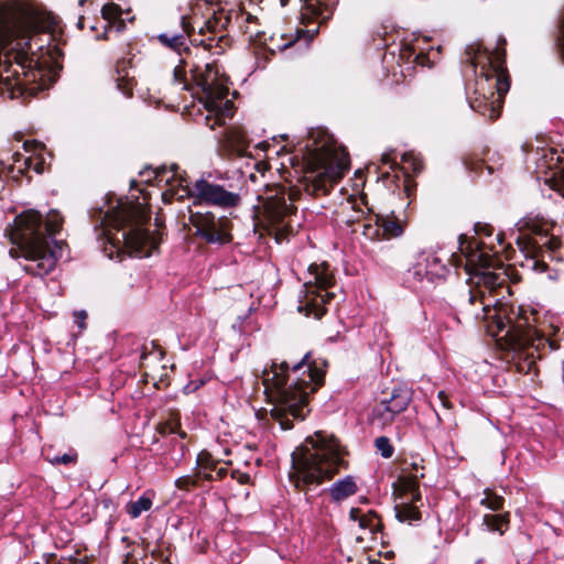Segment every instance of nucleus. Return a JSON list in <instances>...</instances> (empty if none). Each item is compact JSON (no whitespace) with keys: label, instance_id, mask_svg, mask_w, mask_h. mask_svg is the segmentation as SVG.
I'll return each instance as SVG.
<instances>
[{"label":"nucleus","instance_id":"a878e982","mask_svg":"<svg viewBox=\"0 0 564 564\" xmlns=\"http://www.w3.org/2000/svg\"><path fill=\"white\" fill-rule=\"evenodd\" d=\"M484 524L491 531H498L503 534L509 525V512L503 514H485Z\"/></svg>","mask_w":564,"mask_h":564},{"label":"nucleus","instance_id":"412c9836","mask_svg":"<svg viewBox=\"0 0 564 564\" xmlns=\"http://www.w3.org/2000/svg\"><path fill=\"white\" fill-rule=\"evenodd\" d=\"M130 59L121 58L116 64V77L117 88L126 96L131 97L134 87V77L129 76L128 66Z\"/></svg>","mask_w":564,"mask_h":564},{"label":"nucleus","instance_id":"6ab92c4d","mask_svg":"<svg viewBox=\"0 0 564 564\" xmlns=\"http://www.w3.org/2000/svg\"><path fill=\"white\" fill-rule=\"evenodd\" d=\"M362 226L364 235L370 239L378 237L380 230L382 231V236L388 239L398 237L403 232L402 225L399 220L378 215L375 216V225L368 223Z\"/></svg>","mask_w":564,"mask_h":564},{"label":"nucleus","instance_id":"7ed1b4c3","mask_svg":"<svg viewBox=\"0 0 564 564\" xmlns=\"http://www.w3.org/2000/svg\"><path fill=\"white\" fill-rule=\"evenodd\" d=\"M63 221L57 210H51L43 223L41 214L30 209L17 216L13 224L6 229L10 241L17 246L9 253L14 259L23 257L28 261L23 267L25 272L44 276L54 270L66 242L54 240L52 248L48 238L61 230Z\"/></svg>","mask_w":564,"mask_h":564},{"label":"nucleus","instance_id":"a18cd8bd","mask_svg":"<svg viewBox=\"0 0 564 564\" xmlns=\"http://www.w3.org/2000/svg\"><path fill=\"white\" fill-rule=\"evenodd\" d=\"M39 147H40V144L37 142H30V141L24 142V149L28 152H35Z\"/></svg>","mask_w":564,"mask_h":564},{"label":"nucleus","instance_id":"6e6d98bb","mask_svg":"<svg viewBox=\"0 0 564 564\" xmlns=\"http://www.w3.org/2000/svg\"><path fill=\"white\" fill-rule=\"evenodd\" d=\"M486 169L488 170L489 174L491 173V169L490 166H486Z\"/></svg>","mask_w":564,"mask_h":564},{"label":"nucleus","instance_id":"9b49d317","mask_svg":"<svg viewBox=\"0 0 564 564\" xmlns=\"http://www.w3.org/2000/svg\"><path fill=\"white\" fill-rule=\"evenodd\" d=\"M459 251L466 258L469 265L476 267L475 273L476 289L490 294L499 289L506 288V279L502 274L490 272L487 269L494 265V258L490 252L498 253L494 250V245H487L482 240L469 239L466 236H459Z\"/></svg>","mask_w":564,"mask_h":564},{"label":"nucleus","instance_id":"603ef678","mask_svg":"<svg viewBox=\"0 0 564 564\" xmlns=\"http://www.w3.org/2000/svg\"><path fill=\"white\" fill-rule=\"evenodd\" d=\"M31 163H32V159H31V158H26V159L24 160V164H25V167H26V169H29V166L31 165Z\"/></svg>","mask_w":564,"mask_h":564},{"label":"nucleus","instance_id":"8fccbe9b","mask_svg":"<svg viewBox=\"0 0 564 564\" xmlns=\"http://www.w3.org/2000/svg\"><path fill=\"white\" fill-rule=\"evenodd\" d=\"M422 163L420 161H415L413 164L414 172H420L422 170Z\"/></svg>","mask_w":564,"mask_h":564},{"label":"nucleus","instance_id":"39448f33","mask_svg":"<svg viewBox=\"0 0 564 564\" xmlns=\"http://www.w3.org/2000/svg\"><path fill=\"white\" fill-rule=\"evenodd\" d=\"M505 45L506 39L499 37L498 47L494 52L480 45L466 48L467 61L478 76L475 90L478 96L470 100V107L490 120L499 118L503 97L510 88Z\"/></svg>","mask_w":564,"mask_h":564},{"label":"nucleus","instance_id":"20e7f679","mask_svg":"<svg viewBox=\"0 0 564 564\" xmlns=\"http://www.w3.org/2000/svg\"><path fill=\"white\" fill-rule=\"evenodd\" d=\"M290 368L288 361L273 362L271 369L262 373L264 392L273 405L270 414L284 431L293 427L294 420L305 419L308 413V395L323 384L325 376L322 369L308 365V380L296 379L288 384Z\"/></svg>","mask_w":564,"mask_h":564},{"label":"nucleus","instance_id":"3c124183","mask_svg":"<svg viewBox=\"0 0 564 564\" xmlns=\"http://www.w3.org/2000/svg\"><path fill=\"white\" fill-rule=\"evenodd\" d=\"M496 240L497 242L501 246L503 243V235L501 232H499L497 236H496Z\"/></svg>","mask_w":564,"mask_h":564},{"label":"nucleus","instance_id":"aec40b11","mask_svg":"<svg viewBox=\"0 0 564 564\" xmlns=\"http://www.w3.org/2000/svg\"><path fill=\"white\" fill-rule=\"evenodd\" d=\"M424 474H403L399 476L394 482V492L401 500H421L419 490V479L423 478Z\"/></svg>","mask_w":564,"mask_h":564},{"label":"nucleus","instance_id":"2f4dec72","mask_svg":"<svg viewBox=\"0 0 564 564\" xmlns=\"http://www.w3.org/2000/svg\"><path fill=\"white\" fill-rule=\"evenodd\" d=\"M185 61H181V64L175 66L173 70V82L177 85H182V89L189 90V84L186 80Z\"/></svg>","mask_w":564,"mask_h":564},{"label":"nucleus","instance_id":"6e6552de","mask_svg":"<svg viewBox=\"0 0 564 564\" xmlns=\"http://www.w3.org/2000/svg\"><path fill=\"white\" fill-rule=\"evenodd\" d=\"M305 149L307 171L301 186L311 196H325L348 171V153L333 137L321 132L312 135Z\"/></svg>","mask_w":564,"mask_h":564},{"label":"nucleus","instance_id":"5fc2aeb1","mask_svg":"<svg viewBox=\"0 0 564 564\" xmlns=\"http://www.w3.org/2000/svg\"><path fill=\"white\" fill-rule=\"evenodd\" d=\"M245 32H246V33L250 32V34H251V35H253V34H256V35H257V34L259 33L258 31H254V32L250 31V30H249V26H247V28H246Z\"/></svg>","mask_w":564,"mask_h":564},{"label":"nucleus","instance_id":"f8f14e48","mask_svg":"<svg viewBox=\"0 0 564 564\" xmlns=\"http://www.w3.org/2000/svg\"><path fill=\"white\" fill-rule=\"evenodd\" d=\"M312 280L304 283L301 292L297 311L306 316L321 318L326 313V304L334 299L328 289L334 285L335 279L327 263H313L308 267Z\"/></svg>","mask_w":564,"mask_h":564},{"label":"nucleus","instance_id":"c9c22d12","mask_svg":"<svg viewBox=\"0 0 564 564\" xmlns=\"http://www.w3.org/2000/svg\"><path fill=\"white\" fill-rule=\"evenodd\" d=\"M196 465L202 468L214 469L216 467V462L208 452L203 451L197 456Z\"/></svg>","mask_w":564,"mask_h":564},{"label":"nucleus","instance_id":"f3484780","mask_svg":"<svg viewBox=\"0 0 564 564\" xmlns=\"http://www.w3.org/2000/svg\"><path fill=\"white\" fill-rule=\"evenodd\" d=\"M249 140L242 128L230 127L219 140V155L224 159L249 156Z\"/></svg>","mask_w":564,"mask_h":564},{"label":"nucleus","instance_id":"09e8293b","mask_svg":"<svg viewBox=\"0 0 564 564\" xmlns=\"http://www.w3.org/2000/svg\"><path fill=\"white\" fill-rule=\"evenodd\" d=\"M411 466H412V469H413L412 474H424L422 471L423 470V466H420L417 463H412Z\"/></svg>","mask_w":564,"mask_h":564},{"label":"nucleus","instance_id":"a211bd4d","mask_svg":"<svg viewBox=\"0 0 564 564\" xmlns=\"http://www.w3.org/2000/svg\"><path fill=\"white\" fill-rule=\"evenodd\" d=\"M550 225L547 223L540 224L533 221L531 225L532 238L525 242L520 237L517 238V243L523 252H529V245L532 249L545 247L551 251H555L561 246V239L554 235L549 234Z\"/></svg>","mask_w":564,"mask_h":564},{"label":"nucleus","instance_id":"864d4df0","mask_svg":"<svg viewBox=\"0 0 564 564\" xmlns=\"http://www.w3.org/2000/svg\"><path fill=\"white\" fill-rule=\"evenodd\" d=\"M226 473H227V470H226L225 468H220V469L218 470V475H219V477L225 476V475H226Z\"/></svg>","mask_w":564,"mask_h":564},{"label":"nucleus","instance_id":"5701e85b","mask_svg":"<svg viewBox=\"0 0 564 564\" xmlns=\"http://www.w3.org/2000/svg\"><path fill=\"white\" fill-rule=\"evenodd\" d=\"M305 6L302 8L303 22L306 19H314L321 23L329 19L332 10L328 9V2H304Z\"/></svg>","mask_w":564,"mask_h":564},{"label":"nucleus","instance_id":"f257e3e1","mask_svg":"<svg viewBox=\"0 0 564 564\" xmlns=\"http://www.w3.org/2000/svg\"><path fill=\"white\" fill-rule=\"evenodd\" d=\"M494 302L484 291L469 289L458 303V314L465 321H488V327L496 328L492 335L506 339L517 371L531 372L546 346L555 349L553 325L540 321L534 311Z\"/></svg>","mask_w":564,"mask_h":564},{"label":"nucleus","instance_id":"c756f323","mask_svg":"<svg viewBox=\"0 0 564 564\" xmlns=\"http://www.w3.org/2000/svg\"><path fill=\"white\" fill-rule=\"evenodd\" d=\"M152 507V500L145 496L140 497L137 501L130 502L127 506V512L131 518L135 519L141 516L143 511L150 510Z\"/></svg>","mask_w":564,"mask_h":564},{"label":"nucleus","instance_id":"473e14b6","mask_svg":"<svg viewBox=\"0 0 564 564\" xmlns=\"http://www.w3.org/2000/svg\"><path fill=\"white\" fill-rule=\"evenodd\" d=\"M377 451L384 458H390L393 455L394 448L387 436H379L375 441Z\"/></svg>","mask_w":564,"mask_h":564},{"label":"nucleus","instance_id":"9d476101","mask_svg":"<svg viewBox=\"0 0 564 564\" xmlns=\"http://www.w3.org/2000/svg\"><path fill=\"white\" fill-rule=\"evenodd\" d=\"M183 182H185V180L180 181L177 188L172 186L170 189L163 192L162 199L165 204H170L174 199L183 200L189 197L193 199L192 207L207 205L230 209L238 207L241 203L239 193L229 191L215 182L205 178L196 180L192 185H183Z\"/></svg>","mask_w":564,"mask_h":564},{"label":"nucleus","instance_id":"423d86ee","mask_svg":"<svg viewBox=\"0 0 564 564\" xmlns=\"http://www.w3.org/2000/svg\"><path fill=\"white\" fill-rule=\"evenodd\" d=\"M93 218L99 223L102 235L112 246L123 248L132 256L150 257L159 248L160 239L142 228L149 216L139 204L117 200L106 212L96 210Z\"/></svg>","mask_w":564,"mask_h":564},{"label":"nucleus","instance_id":"c03bdc74","mask_svg":"<svg viewBox=\"0 0 564 564\" xmlns=\"http://www.w3.org/2000/svg\"><path fill=\"white\" fill-rule=\"evenodd\" d=\"M438 400L441 401L442 405L445 408V409H451L452 408V404L448 400V397L446 395V393L444 391H440L438 392Z\"/></svg>","mask_w":564,"mask_h":564},{"label":"nucleus","instance_id":"4be33fe9","mask_svg":"<svg viewBox=\"0 0 564 564\" xmlns=\"http://www.w3.org/2000/svg\"><path fill=\"white\" fill-rule=\"evenodd\" d=\"M358 490L357 484L351 476L337 480L328 488V492L335 502H340L355 495Z\"/></svg>","mask_w":564,"mask_h":564},{"label":"nucleus","instance_id":"49530a36","mask_svg":"<svg viewBox=\"0 0 564 564\" xmlns=\"http://www.w3.org/2000/svg\"><path fill=\"white\" fill-rule=\"evenodd\" d=\"M360 510L358 508H351L349 512V518L354 521H358L360 519Z\"/></svg>","mask_w":564,"mask_h":564},{"label":"nucleus","instance_id":"f03ea898","mask_svg":"<svg viewBox=\"0 0 564 564\" xmlns=\"http://www.w3.org/2000/svg\"><path fill=\"white\" fill-rule=\"evenodd\" d=\"M0 6V95L15 98L23 93L24 82L12 62L23 70L30 69L31 35L43 28L42 12L30 2H1Z\"/></svg>","mask_w":564,"mask_h":564},{"label":"nucleus","instance_id":"b1692460","mask_svg":"<svg viewBox=\"0 0 564 564\" xmlns=\"http://www.w3.org/2000/svg\"><path fill=\"white\" fill-rule=\"evenodd\" d=\"M419 500H401L400 503L395 506L397 518L401 522H408L411 524L414 521H419L421 519V511L416 506Z\"/></svg>","mask_w":564,"mask_h":564},{"label":"nucleus","instance_id":"58836bf2","mask_svg":"<svg viewBox=\"0 0 564 564\" xmlns=\"http://www.w3.org/2000/svg\"><path fill=\"white\" fill-rule=\"evenodd\" d=\"M213 470L214 469L202 468L200 466H196V470H195L194 475H195V477H197L198 482L200 480L210 481L213 479V475H212Z\"/></svg>","mask_w":564,"mask_h":564},{"label":"nucleus","instance_id":"f704fd0d","mask_svg":"<svg viewBox=\"0 0 564 564\" xmlns=\"http://www.w3.org/2000/svg\"><path fill=\"white\" fill-rule=\"evenodd\" d=\"M199 484L195 475H186L175 480V486L181 490L188 491L191 488L197 487Z\"/></svg>","mask_w":564,"mask_h":564},{"label":"nucleus","instance_id":"4468645a","mask_svg":"<svg viewBox=\"0 0 564 564\" xmlns=\"http://www.w3.org/2000/svg\"><path fill=\"white\" fill-rule=\"evenodd\" d=\"M191 72L193 80L204 95L205 107L209 111H217L229 93L228 77L215 62L206 63L203 70L195 66Z\"/></svg>","mask_w":564,"mask_h":564},{"label":"nucleus","instance_id":"c85d7f7f","mask_svg":"<svg viewBox=\"0 0 564 564\" xmlns=\"http://www.w3.org/2000/svg\"><path fill=\"white\" fill-rule=\"evenodd\" d=\"M153 177L158 182L171 183L172 178L178 177V166L173 164L170 169L166 166H160L154 170H151Z\"/></svg>","mask_w":564,"mask_h":564},{"label":"nucleus","instance_id":"a19ab883","mask_svg":"<svg viewBox=\"0 0 564 564\" xmlns=\"http://www.w3.org/2000/svg\"><path fill=\"white\" fill-rule=\"evenodd\" d=\"M75 323L78 324L79 328H85V319L87 318V313L85 311H78L74 313Z\"/></svg>","mask_w":564,"mask_h":564},{"label":"nucleus","instance_id":"1a4fd4ad","mask_svg":"<svg viewBox=\"0 0 564 564\" xmlns=\"http://www.w3.org/2000/svg\"><path fill=\"white\" fill-rule=\"evenodd\" d=\"M231 15L225 14L224 12L216 13L213 11V19H208L204 21L203 24L199 23L197 18H192L189 15L181 17V30L182 32H164L156 36L158 41L161 45L166 48H170L178 54L182 51H187V46L185 44L186 35L191 37V42L195 45L203 46L205 51L216 50V54H221L225 50V46L228 45V39L224 35H219L218 37L208 35L207 37L198 39V36H204V26L208 30L210 34L215 33L217 30L226 29L231 23Z\"/></svg>","mask_w":564,"mask_h":564},{"label":"nucleus","instance_id":"ddd939ff","mask_svg":"<svg viewBox=\"0 0 564 564\" xmlns=\"http://www.w3.org/2000/svg\"><path fill=\"white\" fill-rule=\"evenodd\" d=\"M300 189L283 184L268 185L259 199L262 200L264 218L272 225L286 227L289 218L295 213L294 202Z\"/></svg>","mask_w":564,"mask_h":564},{"label":"nucleus","instance_id":"e433bc0d","mask_svg":"<svg viewBox=\"0 0 564 564\" xmlns=\"http://www.w3.org/2000/svg\"><path fill=\"white\" fill-rule=\"evenodd\" d=\"M76 454H64L62 456L47 457V460L52 464H70L76 460Z\"/></svg>","mask_w":564,"mask_h":564},{"label":"nucleus","instance_id":"4c0bfd02","mask_svg":"<svg viewBox=\"0 0 564 564\" xmlns=\"http://www.w3.org/2000/svg\"><path fill=\"white\" fill-rule=\"evenodd\" d=\"M475 232L478 236H484V237L490 238L492 236L494 228L489 224L477 223L475 225Z\"/></svg>","mask_w":564,"mask_h":564},{"label":"nucleus","instance_id":"ea45409f","mask_svg":"<svg viewBox=\"0 0 564 564\" xmlns=\"http://www.w3.org/2000/svg\"><path fill=\"white\" fill-rule=\"evenodd\" d=\"M55 564H89L87 558H78V557H62Z\"/></svg>","mask_w":564,"mask_h":564},{"label":"nucleus","instance_id":"2eb2a0df","mask_svg":"<svg viewBox=\"0 0 564 564\" xmlns=\"http://www.w3.org/2000/svg\"><path fill=\"white\" fill-rule=\"evenodd\" d=\"M189 224L196 229L195 234L207 243H227L230 241V220L225 217H216L208 210H194L188 207Z\"/></svg>","mask_w":564,"mask_h":564},{"label":"nucleus","instance_id":"393cba45","mask_svg":"<svg viewBox=\"0 0 564 564\" xmlns=\"http://www.w3.org/2000/svg\"><path fill=\"white\" fill-rule=\"evenodd\" d=\"M102 18L109 22H119L118 28H122L124 20L132 21L133 18H130V11L122 10L116 2H106L101 7Z\"/></svg>","mask_w":564,"mask_h":564},{"label":"nucleus","instance_id":"0eeeda50","mask_svg":"<svg viewBox=\"0 0 564 564\" xmlns=\"http://www.w3.org/2000/svg\"><path fill=\"white\" fill-rule=\"evenodd\" d=\"M344 464V451L334 435L316 432L292 453L291 484L300 491L329 480Z\"/></svg>","mask_w":564,"mask_h":564},{"label":"nucleus","instance_id":"dca6fc26","mask_svg":"<svg viewBox=\"0 0 564 564\" xmlns=\"http://www.w3.org/2000/svg\"><path fill=\"white\" fill-rule=\"evenodd\" d=\"M411 401V391L405 387H394L389 397L381 399L380 403L375 406L373 419L380 424L386 425L393 421L394 416L403 412Z\"/></svg>","mask_w":564,"mask_h":564},{"label":"nucleus","instance_id":"79ce46f5","mask_svg":"<svg viewBox=\"0 0 564 564\" xmlns=\"http://www.w3.org/2000/svg\"><path fill=\"white\" fill-rule=\"evenodd\" d=\"M556 191L564 196V167L560 171L558 178L556 181Z\"/></svg>","mask_w":564,"mask_h":564},{"label":"nucleus","instance_id":"de8ad7c7","mask_svg":"<svg viewBox=\"0 0 564 564\" xmlns=\"http://www.w3.org/2000/svg\"><path fill=\"white\" fill-rule=\"evenodd\" d=\"M307 357H308V356H307V355H305V357H304L300 362L294 364V365L292 366V370L295 372V371H297L299 369H301V368L303 367L304 361H306Z\"/></svg>","mask_w":564,"mask_h":564},{"label":"nucleus","instance_id":"7c9ffc66","mask_svg":"<svg viewBox=\"0 0 564 564\" xmlns=\"http://www.w3.org/2000/svg\"><path fill=\"white\" fill-rule=\"evenodd\" d=\"M359 527L369 529L371 533H376L381 529V521L375 512L362 514L359 519Z\"/></svg>","mask_w":564,"mask_h":564},{"label":"nucleus","instance_id":"cd10ccee","mask_svg":"<svg viewBox=\"0 0 564 564\" xmlns=\"http://www.w3.org/2000/svg\"><path fill=\"white\" fill-rule=\"evenodd\" d=\"M426 271L425 274L430 278L444 276L446 273V267L435 256H429L426 259Z\"/></svg>","mask_w":564,"mask_h":564},{"label":"nucleus","instance_id":"37998d69","mask_svg":"<svg viewBox=\"0 0 564 564\" xmlns=\"http://www.w3.org/2000/svg\"><path fill=\"white\" fill-rule=\"evenodd\" d=\"M236 19L237 20L240 19V20H242V21H245L247 23H251V22L257 20V17L252 15L249 12H241L240 14H236Z\"/></svg>","mask_w":564,"mask_h":564},{"label":"nucleus","instance_id":"72a5a7b5","mask_svg":"<svg viewBox=\"0 0 564 564\" xmlns=\"http://www.w3.org/2000/svg\"><path fill=\"white\" fill-rule=\"evenodd\" d=\"M180 422L178 421H170V422H166V423H163V424H160L159 427H158V431L160 434L162 435H167V434H174V433H177L180 434L182 437H185L186 434L184 432H181L180 431Z\"/></svg>","mask_w":564,"mask_h":564},{"label":"nucleus","instance_id":"bb28decb","mask_svg":"<svg viewBox=\"0 0 564 564\" xmlns=\"http://www.w3.org/2000/svg\"><path fill=\"white\" fill-rule=\"evenodd\" d=\"M484 497L480 499V505L492 510L499 511L503 508L505 498L497 495L491 489H485L482 492Z\"/></svg>","mask_w":564,"mask_h":564}]
</instances>
